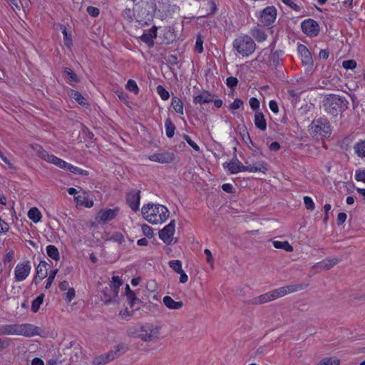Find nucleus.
<instances>
[{
	"label": "nucleus",
	"instance_id": "1",
	"mask_svg": "<svg viewBox=\"0 0 365 365\" xmlns=\"http://www.w3.org/2000/svg\"><path fill=\"white\" fill-rule=\"evenodd\" d=\"M141 213L146 221L153 225L165 222L170 216V212L165 206L153 202L144 205Z\"/></svg>",
	"mask_w": 365,
	"mask_h": 365
},
{
	"label": "nucleus",
	"instance_id": "2",
	"mask_svg": "<svg viewBox=\"0 0 365 365\" xmlns=\"http://www.w3.org/2000/svg\"><path fill=\"white\" fill-rule=\"evenodd\" d=\"M41 334V329L32 324H5L0 325L1 335H19L33 337Z\"/></svg>",
	"mask_w": 365,
	"mask_h": 365
},
{
	"label": "nucleus",
	"instance_id": "3",
	"mask_svg": "<svg viewBox=\"0 0 365 365\" xmlns=\"http://www.w3.org/2000/svg\"><path fill=\"white\" fill-rule=\"evenodd\" d=\"M245 164L247 165H244L237 158H233L229 162L223 163V167L230 174H237L241 172L265 173L268 170V165L264 161H259L253 164H248V161H245Z\"/></svg>",
	"mask_w": 365,
	"mask_h": 365
},
{
	"label": "nucleus",
	"instance_id": "4",
	"mask_svg": "<svg viewBox=\"0 0 365 365\" xmlns=\"http://www.w3.org/2000/svg\"><path fill=\"white\" fill-rule=\"evenodd\" d=\"M301 289L302 287L300 285H289L282 287L258 297H253L252 299H250V303L256 305L265 304L278 298L282 297L288 294L299 291Z\"/></svg>",
	"mask_w": 365,
	"mask_h": 365
},
{
	"label": "nucleus",
	"instance_id": "5",
	"mask_svg": "<svg viewBox=\"0 0 365 365\" xmlns=\"http://www.w3.org/2000/svg\"><path fill=\"white\" fill-rule=\"evenodd\" d=\"M156 10L155 0H139L134 6L136 21L140 24H148L153 20Z\"/></svg>",
	"mask_w": 365,
	"mask_h": 365
},
{
	"label": "nucleus",
	"instance_id": "6",
	"mask_svg": "<svg viewBox=\"0 0 365 365\" xmlns=\"http://www.w3.org/2000/svg\"><path fill=\"white\" fill-rule=\"evenodd\" d=\"M160 327L153 324H145L129 328L128 334L144 341H151L158 338Z\"/></svg>",
	"mask_w": 365,
	"mask_h": 365
},
{
	"label": "nucleus",
	"instance_id": "7",
	"mask_svg": "<svg viewBox=\"0 0 365 365\" xmlns=\"http://www.w3.org/2000/svg\"><path fill=\"white\" fill-rule=\"evenodd\" d=\"M348 101L339 96L331 94L323 101L324 110L331 116L336 117L348 107Z\"/></svg>",
	"mask_w": 365,
	"mask_h": 365
},
{
	"label": "nucleus",
	"instance_id": "8",
	"mask_svg": "<svg viewBox=\"0 0 365 365\" xmlns=\"http://www.w3.org/2000/svg\"><path fill=\"white\" fill-rule=\"evenodd\" d=\"M309 133L314 137L325 138L330 135L331 128L326 118H320L312 120L309 128Z\"/></svg>",
	"mask_w": 365,
	"mask_h": 365
},
{
	"label": "nucleus",
	"instance_id": "9",
	"mask_svg": "<svg viewBox=\"0 0 365 365\" xmlns=\"http://www.w3.org/2000/svg\"><path fill=\"white\" fill-rule=\"evenodd\" d=\"M233 46L244 56H250L255 50V43L249 36H242L236 38L233 42Z\"/></svg>",
	"mask_w": 365,
	"mask_h": 365
},
{
	"label": "nucleus",
	"instance_id": "10",
	"mask_svg": "<svg viewBox=\"0 0 365 365\" xmlns=\"http://www.w3.org/2000/svg\"><path fill=\"white\" fill-rule=\"evenodd\" d=\"M125 349L126 347L124 345H118L115 348L114 351L96 356L93 359V363L94 365H105L113 361L119 354L125 352Z\"/></svg>",
	"mask_w": 365,
	"mask_h": 365
},
{
	"label": "nucleus",
	"instance_id": "11",
	"mask_svg": "<svg viewBox=\"0 0 365 365\" xmlns=\"http://www.w3.org/2000/svg\"><path fill=\"white\" fill-rule=\"evenodd\" d=\"M175 231V221L172 220L159 232V238L167 245L175 244L177 242V239L174 237Z\"/></svg>",
	"mask_w": 365,
	"mask_h": 365
},
{
	"label": "nucleus",
	"instance_id": "12",
	"mask_svg": "<svg viewBox=\"0 0 365 365\" xmlns=\"http://www.w3.org/2000/svg\"><path fill=\"white\" fill-rule=\"evenodd\" d=\"M31 266L29 260L19 262L14 269L15 282H20L25 280L31 273Z\"/></svg>",
	"mask_w": 365,
	"mask_h": 365
},
{
	"label": "nucleus",
	"instance_id": "13",
	"mask_svg": "<svg viewBox=\"0 0 365 365\" xmlns=\"http://www.w3.org/2000/svg\"><path fill=\"white\" fill-rule=\"evenodd\" d=\"M301 27L303 32L311 37L317 36L319 32V24L316 21L311 19L302 21Z\"/></svg>",
	"mask_w": 365,
	"mask_h": 365
},
{
	"label": "nucleus",
	"instance_id": "14",
	"mask_svg": "<svg viewBox=\"0 0 365 365\" xmlns=\"http://www.w3.org/2000/svg\"><path fill=\"white\" fill-rule=\"evenodd\" d=\"M118 211V208L101 210L97 214L96 220L98 223L104 224L113 220L117 216Z\"/></svg>",
	"mask_w": 365,
	"mask_h": 365
},
{
	"label": "nucleus",
	"instance_id": "15",
	"mask_svg": "<svg viewBox=\"0 0 365 365\" xmlns=\"http://www.w3.org/2000/svg\"><path fill=\"white\" fill-rule=\"evenodd\" d=\"M277 17V9L274 6L266 7L261 13L260 22L264 25H270Z\"/></svg>",
	"mask_w": 365,
	"mask_h": 365
},
{
	"label": "nucleus",
	"instance_id": "16",
	"mask_svg": "<svg viewBox=\"0 0 365 365\" xmlns=\"http://www.w3.org/2000/svg\"><path fill=\"white\" fill-rule=\"evenodd\" d=\"M140 190H132L128 193L127 202L129 207L135 212L139 210L140 195Z\"/></svg>",
	"mask_w": 365,
	"mask_h": 365
},
{
	"label": "nucleus",
	"instance_id": "17",
	"mask_svg": "<svg viewBox=\"0 0 365 365\" xmlns=\"http://www.w3.org/2000/svg\"><path fill=\"white\" fill-rule=\"evenodd\" d=\"M175 159L173 153H155L149 156V160L159 163H170Z\"/></svg>",
	"mask_w": 365,
	"mask_h": 365
},
{
	"label": "nucleus",
	"instance_id": "18",
	"mask_svg": "<svg viewBox=\"0 0 365 365\" xmlns=\"http://www.w3.org/2000/svg\"><path fill=\"white\" fill-rule=\"evenodd\" d=\"M157 36V30L155 26L145 31L140 37V40L145 42L149 47L153 46V39Z\"/></svg>",
	"mask_w": 365,
	"mask_h": 365
},
{
	"label": "nucleus",
	"instance_id": "19",
	"mask_svg": "<svg viewBox=\"0 0 365 365\" xmlns=\"http://www.w3.org/2000/svg\"><path fill=\"white\" fill-rule=\"evenodd\" d=\"M74 200L77 205L84 206L88 208L92 207L93 206V199L91 198L89 195L86 192H83L82 195L75 196Z\"/></svg>",
	"mask_w": 365,
	"mask_h": 365
},
{
	"label": "nucleus",
	"instance_id": "20",
	"mask_svg": "<svg viewBox=\"0 0 365 365\" xmlns=\"http://www.w3.org/2000/svg\"><path fill=\"white\" fill-rule=\"evenodd\" d=\"M118 294L115 291H113L111 288L106 286L102 290V294H101V299L106 304L110 303L115 299Z\"/></svg>",
	"mask_w": 365,
	"mask_h": 365
},
{
	"label": "nucleus",
	"instance_id": "21",
	"mask_svg": "<svg viewBox=\"0 0 365 365\" xmlns=\"http://www.w3.org/2000/svg\"><path fill=\"white\" fill-rule=\"evenodd\" d=\"M163 302L165 304V306L169 309H180L183 306L182 302H176L170 296H165L163 299Z\"/></svg>",
	"mask_w": 365,
	"mask_h": 365
},
{
	"label": "nucleus",
	"instance_id": "22",
	"mask_svg": "<svg viewBox=\"0 0 365 365\" xmlns=\"http://www.w3.org/2000/svg\"><path fill=\"white\" fill-rule=\"evenodd\" d=\"M212 101V95L207 91H202L200 94L195 96L193 103L195 104H203Z\"/></svg>",
	"mask_w": 365,
	"mask_h": 365
},
{
	"label": "nucleus",
	"instance_id": "23",
	"mask_svg": "<svg viewBox=\"0 0 365 365\" xmlns=\"http://www.w3.org/2000/svg\"><path fill=\"white\" fill-rule=\"evenodd\" d=\"M254 122L255 126L260 130L267 129V122L262 113L257 111L255 114Z\"/></svg>",
	"mask_w": 365,
	"mask_h": 365
},
{
	"label": "nucleus",
	"instance_id": "24",
	"mask_svg": "<svg viewBox=\"0 0 365 365\" xmlns=\"http://www.w3.org/2000/svg\"><path fill=\"white\" fill-rule=\"evenodd\" d=\"M298 51L302 56V62L305 64H310L312 61L310 52L304 45L298 46Z\"/></svg>",
	"mask_w": 365,
	"mask_h": 365
},
{
	"label": "nucleus",
	"instance_id": "25",
	"mask_svg": "<svg viewBox=\"0 0 365 365\" xmlns=\"http://www.w3.org/2000/svg\"><path fill=\"white\" fill-rule=\"evenodd\" d=\"M341 261L340 259L338 258H329L326 259L319 263H318L315 267H320L324 269H329L339 263Z\"/></svg>",
	"mask_w": 365,
	"mask_h": 365
},
{
	"label": "nucleus",
	"instance_id": "26",
	"mask_svg": "<svg viewBox=\"0 0 365 365\" xmlns=\"http://www.w3.org/2000/svg\"><path fill=\"white\" fill-rule=\"evenodd\" d=\"M67 94L71 99L75 100L80 105L84 106L86 104V98L78 91L69 89Z\"/></svg>",
	"mask_w": 365,
	"mask_h": 365
},
{
	"label": "nucleus",
	"instance_id": "27",
	"mask_svg": "<svg viewBox=\"0 0 365 365\" xmlns=\"http://www.w3.org/2000/svg\"><path fill=\"white\" fill-rule=\"evenodd\" d=\"M46 161H47L50 163H52V164L55 165L56 166H57L61 169H63V170L66 169V167L68 163L65 160L56 157L54 155H49Z\"/></svg>",
	"mask_w": 365,
	"mask_h": 365
},
{
	"label": "nucleus",
	"instance_id": "28",
	"mask_svg": "<svg viewBox=\"0 0 365 365\" xmlns=\"http://www.w3.org/2000/svg\"><path fill=\"white\" fill-rule=\"evenodd\" d=\"M47 265L45 261H41L36 268V277L41 279H44L47 276Z\"/></svg>",
	"mask_w": 365,
	"mask_h": 365
},
{
	"label": "nucleus",
	"instance_id": "29",
	"mask_svg": "<svg viewBox=\"0 0 365 365\" xmlns=\"http://www.w3.org/2000/svg\"><path fill=\"white\" fill-rule=\"evenodd\" d=\"M272 245L276 249L284 250L286 252H291L293 251V247L288 241L272 240Z\"/></svg>",
	"mask_w": 365,
	"mask_h": 365
},
{
	"label": "nucleus",
	"instance_id": "30",
	"mask_svg": "<svg viewBox=\"0 0 365 365\" xmlns=\"http://www.w3.org/2000/svg\"><path fill=\"white\" fill-rule=\"evenodd\" d=\"M125 296L128 300V303L130 307H133L138 302V299L136 298L134 292L130 290L128 284L125 287Z\"/></svg>",
	"mask_w": 365,
	"mask_h": 365
},
{
	"label": "nucleus",
	"instance_id": "31",
	"mask_svg": "<svg viewBox=\"0 0 365 365\" xmlns=\"http://www.w3.org/2000/svg\"><path fill=\"white\" fill-rule=\"evenodd\" d=\"M28 217L34 223H38L42 218V215L37 207H32L28 212Z\"/></svg>",
	"mask_w": 365,
	"mask_h": 365
},
{
	"label": "nucleus",
	"instance_id": "32",
	"mask_svg": "<svg viewBox=\"0 0 365 365\" xmlns=\"http://www.w3.org/2000/svg\"><path fill=\"white\" fill-rule=\"evenodd\" d=\"M171 106L173 108V109L177 112L178 113H180L181 115H183L184 113V108H183V103L182 101L178 98V97H173L172 98L171 101Z\"/></svg>",
	"mask_w": 365,
	"mask_h": 365
},
{
	"label": "nucleus",
	"instance_id": "33",
	"mask_svg": "<svg viewBox=\"0 0 365 365\" xmlns=\"http://www.w3.org/2000/svg\"><path fill=\"white\" fill-rule=\"evenodd\" d=\"M355 153L360 158H365V140H360L354 145Z\"/></svg>",
	"mask_w": 365,
	"mask_h": 365
},
{
	"label": "nucleus",
	"instance_id": "34",
	"mask_svg": "<svg viewBox=\"0 0 365 365\" xmlns=\"http://www.w3.org/2000/svg\"><path fill=\"white\" fill-rule=\"evenodd\" d=\"M252 36L258 41L262 42L266 40L267 35L265 32L259 28H255L252 30Z\"/></svg>",
	"mask_w": 365,
	"mask_h": 365
},
{
	"label": "nucleus",
	"instance_id": "35",
	"mask_svg": "<svg viewBox=\"0 0 365 365\" xmlns=\"http://www.w3.org/2000/svg\"><path fill=\"white\" fill-rule=\"evenodd\" d=\"M46 250L48 257L56 261L59 259V252L56 246L52 245H48Z\"/></svg>",
	"mask_w": 365,
	"mask_h": 365
},
{
	"label": "nucleus",
	"instance_id": "36",
	"mask_svg": "<svg viewBox=\"0 0 365 365\" xmlns=\"http://www.w3.org/2000/svg\"><path fill=\"white\" fill-rule=\"evenodd\" d=\"M123 284V281L118 276H113L111 279L110 284L108 286L109 288H111L113 291H115L117 294H118V289Z\"/></svg>",
	"mask_w": 365,
	"mask_h": 365
},
{
	"label": "nucleus",
	"instance_id": "37",
	"mask_svg": "<svg viewBox=\"0 0 365 365\" xmlns=\"http://www.w3.org/2000/svg\"><path fill=\"white\" fill-rule=\"evenodd\" d=\"M65 170L76 175H86L88 173L86 170H83L68 163H67Z\"/></svg>",
	"mask_w": 365,
	"mask_h": 365
},
{
	"label": "nucleus",
	"instance_id": "38",
	"mask_svg": "<svg viewBox=\"0 0 365 365\" xmlns=\"http://www.w3.org/2000/svg\"><path fill=\"white\" fill-rule=\"evenodd\" d=\"M33 150L36 153V154L43 159L46 160L47 158L50 154H48L43 148L39 145H31Z\"/></svg>",
	"mask_w": 365,
	"mask_h": 365
},
{
	"label": "nucleus",
	"instance_id": "39",
	"mask_svg": "<svg viewBox=\"0 0 365 365\" xmlns=\"http://www.w3.org/2000/svg\"><path fill=\"white\" fill-rule=\"evenodd\" d=\"M165 132L168 138H172L174 135L175 127L170 119L165 120Z\"/></svg>",
	"mask_w": 365,
	"mask_h": 365
},
{
	"label": "nucleus",
	"instance_id": "40",
	"mask_svg": "<svg viewBox=\"0 0 365 365\" xmlns=\"http://www.w3.org/2000/svg\"><path fill=\"white\" fill-rule=\"evenodd\" d=\"M43 301V295H39L35 299H34L31 304V311L34 313H36L38 311L40 306L42 304Z\"/></svg>",
	"mask_w": 365,
	"mask_h": 365
},
{
	"label": "nucleus",
	"instance_id": "41",
	"mask_svg": "<svg viewBox=\"0 0 365 365\" xmlns=\"http://www.w3.org/2000/svg\"><path fill=\"white\" fill-rule=\"evenodd\" d=\"M340 360L336 357L325 358L318 365H339Z\"/></svg>",
	"mask_w": 365,
	"mask_h": 365
},
{
	"label": "nucleus",
	"instance_id": "42",
	"mask_svg": "<svg viewBox=\"0 0 365 365\" xmlns=\"http://www.w3.org/2000/svg\"><path fill=\"white\" fill-rule=\"evenodd\" d=\"M169 266L177 273L182 272V263L180 260H171L169 262Z\"/></svg>",
	"mask_w": 365,
	"mask_h": 365
},
{
	"label": "nucleus",
	"instance_id": "43",
	"mask_svg": "<svg viewBox=\"0 0 365 365\" xmlns=\"http://www.w3.org/2000/svg\"><path fill=\"white\" fill-rule=\"evenodd\" d=\"M125 87L129 91L133 92L135 94H137L139 91L136 82L132 79L128 81Z\"/></svg>",
	"mask_w": 365,
	"mask_h": 365
},
{
	"label": "nucleus",
	"instance_id": "44",
	"mask_svg": "<svg viewBox=\"0 0 365 365\" xmlns=\"http://www.w3.org/2000/svg\"><path fill=\"white\" fill-rule=\"evenodd\" d=\"M65 73L69 78L68 83L71 85H72V82L77 83L79 81L76 74L71 68H66L65 69Z\"/></svg>",
	"mask_w": 365,
	"mask_h": 365
},
{
	"label": "nucleus",
	"instance_id": "45",
	"mask_svg": "<svg viewBox=\"0 0 365 365\" xmlns=\"http://www.w3.org/2000/svg\"><path fill=\"white\" fill-rule=\"evenodd\" d=\"M75 289L71 287L68 290H66V292L64 293L63 298L66 301V302L69 303L75 298Z\"/></svg>",
	"mask_w": 365,
	"mask_h": 365
},
{
	"label": "nucleus",
	"instance_id": "46",
	"mask_svg": "<svg viewBox=\"0 0 365 365\" xmlns=\"http://www.w3.org/2000/svg\"><path fill=\"white\" fill-rule=\"evenodd\" d=\"M156 90H157V93L160 96L162 100L166 101L169 98V97H170L169 93H168V91H166V89L163 86H158Z\"/></svg>",
	"mask_w": 365,
	"mask_h": 365
},
{
	"label": "nucleus",
	"instance_id": "47",
	"mask_svg": "<svg viewBox=\"0 0 365 365\" xmlns=\"http://www.w3.org/2000/svg\"><path fill=\"white\" fill-rule=\"evenodd\" d=\"M123 16L128 21H132L134 17L136 19V14L135 13L134 9L131 10L130 9H125L123 11Z\"/></svg>",
	"mask_w": 365,
	"mask_h": 365
},
{
	"label": "nucleus",
	"instance_id": "48",
	"mask_svg": "<svg viewBox=\"0 0 365 365\" xmlns=\"http://www.w3.org/2000/svg\"><path fill=\"white\" fill-rule=\"evenodd\" d=\"M195 51L199 53L203 51V38L200 35H198L196 38Z\"/></svg>",
	"mask_w": 365,
	"mask_h": 365
},
{
	"label": "nucleus",
	"instance_id": "49",
	"mask_svg": "<svg viewBox=\"0 0 365 365\" xmlns=\"http://www.w3.org/2000/svg\"><path fill=\"white\" fill-rule=\"evenodd\" d=\"M304 203L307 210H314L315 205L312 199L309 196L304 197Z\"/></svg>",
	"mask_w": 365,
	"mask_h": 365
},
{
	"label": "nucleus",
	"instance_id": "50",
	"mask_svg": "<svg viewBox=\"0 0 365 365\" xmlns=\"http://www.w3.org/2000/svg\"><path fill=\"white\" fill-rule=\"evenodd\" d=\"M143 235L148 237H153V232L152 228L146 224H144L141 227Z\"/></svg>",
	"mask_w": 365,
	"mask_h": 365
},
{
	"label": "nucleus",
	"instance_id": "51",
	"mask_svg": "<svg viewBox=\"0 0 365 365\" xmlns=\"http://www.w3.org/2000/svg\"><path fill=\"white\" fill-rule=\"evenodd\" d=\"M57 272H58V269H56L54 270H52L50 272L49 276H48V277L47 279L46 284V289H48L51 286V284H52V283L53 282V279L56 277V275Z\"/></svg>",
	"mask_w": 365,
	"mask_h": 365
},
{
	"label": "nucleus",
	"instance_id": "52",
	"mask_svg": "<svg viewBox=\"0 0 365 365\" xmlns=\"http://www.w3.org/2000/svg\"><path fill=\"white\" fill-rule=\"evenodd\" d=\"M342 66L346 70L354 69L356 66V63L354 60H346V61H343Z\"/></svg>",
	"mask_w": 365,
	"mask_h": 365
},
{
	"label": "nucleus",
	"instance_id": "53",
	"mask_svg": "<svg viewBox=\"0 0 365 365\" xmlns=\"http://www.w3.org/2000/svg\"><path fill=\"white\" fill-rule=\"evenodd\" d=\"M355 179L357 181L365 182V169L356 170L355 173Z\"/></svg>",
	"mask_w": 365,
	"mask_h": 365
},
{
	"label": "nucleus",
	"instance_id": "54",
	"mask_svg": "<svg viewBox=\"0 0 365 365\" xmlns=\"http://www.w3.org/2000/svg\"><path fill=\"white\" fill-rule=\"evenodd\" d=\"M184 139L195 150L200 151V147L191 139L190 136L185 135H184Z\"/></svg>",
	"mask_w": 365,
	"mask_h": 365
},
{
	"label": "nucleus",
	"instance_id": "55",
	"mask_svg": "<svg viewBox=\"0 0 365 365\" xmlns=\"http://www.w3.org/2000/svg\"><path fill=\"white\" fill-rule=\"evenodd\" d=\"M238 83V80L237 78L230 76L228 77L226 80V84L229 88H234L237 86Z\"/></svg>",
	"mask_w": 365,
	"mask_h": 365
},
{
	"label": "nucleus",
	"instance_id": "56",
	"mask_svg": "<svg viewBox=\"0 0 365 365\" xmlns=\"http://www.w3.org/2000/svg\"><path fill=\"white\" fill-rule=\"evenodd\" d=\"M249 104L251 108L254 110H256L259 108V101L256 98H251L249 101Z\"/></svg>",
	"mask_w": 365,
	"mask_h": 365
},
{
	"label": "nucleus",
	"instance_id": "57",
	"mask_svg": "<svg viewBox=\"0 0 365 365\" xmlns=\"http://www.w3.org/2000/svg\"><path fill=\"white\" fill-rule=\"evenodd\" d=\"M282 1L294 11H299V6L293 0H282Z\"/></svg>",
	"mask_w": 365,
	"mask_h": 365
},
{
	"label": "nucleus",
	"instance_id": "58",
	"mask_svg": "<svg viewBox=\"0 0 365 365\" xmlns=\"http://www.w3.org/2000/svg\"><path fill=\"white\" fill-rule=\"evenodd\" d=\"M11 6L13 11L20 10V4L19 0H6Z\"/></svg>",
	"mask_w": 365,
	"mask_h": 365
},
{
	"label": "nucleus",
	"instance_id": "59",
	"mask_svg": "<svg viewBox=\"0 0 365 365\" xmlns=\"http://www.w3.org/2000/svg\"><path fill=\"white\" fill-rule=\"evenodd\" d=\"M243 104V102L242 100L239 98H236L234 100L232 103L230 105V108L232 110H237L239 109Z\"/></svg>",
	"mask_w": 365,
	"mask_h": 365
},
{
	"label": "nucleus",
	"instance_id": "60",
	"mask_svg": "<svg viewBox=\"0 0 365 365\" xmlns=\"http://www.w3.org/2000/svg\"><path fill=\"white\" fill-rule=\"evenodd\" d=\"M87 12L93 17H96L99 15V9L94 6H88Z\"/></svg>",
	"mask_w": 365,
	"mask_h": 365
},
{
	"label": "nucleus",
	"instance_id": "61",
	"mask_svg": "<svg viewBox=\"0 0 365 365\" xmlns=\"http://www.w3.org/2000/svg\"><path fill=\"white\" fill-rule=\"evenodd\" d=\"M111 239L115 242H118V243H122L124 241V237L120 232L114 233L112 235Z\"/></svg>",
	"mask_w": 365,
	"mask_h": 365
},
{
	"label": "nucleus",
	"instance_id": "62",
	"mask_svg": "<svg viewBox=\"0 0 365 365\" xmlns=\"http://www.w3.org/2000/svg\"><path fill=\"white\" fill-rule=\"evenodd\" d=\"M269 107L274 113H277L279 112L278 105L275 101H270L269 102Z\"/></svg>",
	"mask_w": 365,
	"mask_h": 365
},
{
	"label": "nucleus",
	"instance_id": "63",
	"mask_svg": "<svg viewBox=\"0 0 365 365\" xmlns=\"http://www.w3.org/2000/svg\"><path fill=\"white\" fill-rule=\"evenodd\" d=\"M9 226L8 223L0 218V233H5L9 230Z\"/></svg>",
	"mask_w": 365,
	"mask_h": 365
},
{
	"label": "nucleus",
	"instance_id": "64",
	"mask_svg": "<svg viewBox=\"0 0 365 365\" xmlns=\"http://www.w3.org/2000/svg\"><path fill=\"white\" fill-rule=\"evenodd\" d=\"M346 217H347V216H346V213H344V212H340V213H339V214H338V215H337V219H336V220H337V224H338V225H341V224H343V223L346 221Z\"/></svg>",
	"mask_w": 365,
	"mask_h": 365
}]
</instances>
